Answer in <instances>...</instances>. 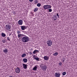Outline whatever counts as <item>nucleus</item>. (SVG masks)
Returning <instances> with one entry per match:
<instances>
[{
    "mask_svg": "<svg viewBox=\"0 0 77 77\" xmlns=\"http://www.w3.org/2000/svg\"><path fill=\"white\" fill-rule=\"evenodd\" d=\"M35 59L36 60H38V61H39V58L37 57L35 58Z\"/></svg>",
    "mask_w": 77,
    "mask_h": 77,
    "instance_id": "nucleus-24",
    "label": "nucleus"
},
{
    "mask_svg": "<svg viewBox=\"0 0 77 77\" xmlns=\"http://www.w3.org/2000/svg\"><path fill=\"white\" fill-rule=\"evenodd\" d=\"M58 54V53L57 52H55V53L53 54L54 56H57Z\"/></svg>",
    "mask_w": 77,
    "mask_h": 77,
    "instance_id": "nucleus-20",
    "label": "nucleus"
},
{
    "mask_svg": "<svg viewBox=\"0 0 77 77\" xmlns=\"http://www.w3.org/2000/svg\"><path fill=\"white\" fill-rule=\"evenodd\" d=\"M39 51H38V50H35L33 52V54H36V53H38V52Z\"/></svg>",
    "mask_w": 77,
    "mask_h": 77,
    "instance_id": "nucleus-14",
    "label": "nucleus"
},
{
    "mask_svg": "<svg viewBox=\"0 0 77 77\" xmlns=\"http://www.w3.org/2000/svg\"><path fill=\"white\" fill-rule=\"evenodd\" d=\"M23 60L25 63H26L27 62V59L26 58H24L23 59Z\"/></svg>",
    "mask_w": 77,
    "mask_h": 77,
    "instance_id": "nucleus-15",
    "label": "nucleus"
},
{
    "mask_svg": "<svg viewBox=\"0 0 77 77\" xmlns=\"http://www.w3.org/2000/svg\"><path fill=\"white\" fill-rule=\"evenodd\" d=\"M23 66L24 69H27V65L23 63Z\"/></svg>",
    "mask_w": 77,
    "mask_h": 77,
    "instance_id": "nucleus-13",
    "label": "nucleus"
},
{
    "mask_svg": "<svg viewBox=\"0 0 77 77\" xmlns=\"http://www.w3.org/2000/svg\"><path fill=\"white\" fill-rule=\"evenodd\" d=\"M48 11H49V12H51L52 11V10L51 9H48Z\"/></svg>",
    "mask_w": 77,
    "mask_h": 77,
    "instance_id": "nucleus-25",
    "label": "nucleus"
},
{
    "mask_svg": "<svg viewBox=\"0 0 77 77\" xmlns=\"http://www.w3.org/2000/svg\"><path fill=\"white\" fill-rule=\"evenodd\" d=\"M63 62H64V60L63 61Z\"/></svg>",
    "mask_w": 77,
    "mask_h": 77,
    "instance_id": "nucleus-36",
    "label": "nucleus"
},
{
    "mask_svg": "<svg viewBox=\"0 0 77 77\" xmlns=\"http://www.w3.org/2000/svg\"><path fill=\"white\" fill-rule=\"evenodd\" d=\"M43 7L45 10H46V9H48L51 8V5H44Z\"/></svg>",
    "mask_w": 77,
    "mask_h": 77,
    "instance_id": "nucleus-2",
    "label": "nucleus"
},
{
    "mask_svg": "<svg viewBox=\"0 0 77 77\" xmlns=\"http://www.w3.org/2000/svg\"><path fill=\"white\" fill-rule=\"evenodd\" d=\"M29 0L30 2H33V0Z\"/></svg>",
    "mask_w": 77,
    "mask_h": 77,
    "instance_id": "nucleus-30",
    "label": "nucleus"
},
{
    "mask_svg": "<svg viewBox=\"0 0 77 77\" xmlns=\"http://www.w3.org/2000/svg\"><path fill=\"white\" fill-rule=\"evenodd\" d=\"M18 24L19 25H22L23 24V21L22 20H20L18 22Z\"/></svg>",
    "mask_w": 77,
    "mask_h": 77,
    "instance_id": "nucleus-7",
    "label": "nucleus"
},
{
    "mask_svg": "<svg viewBox=\"0 0 77 77\" xmlns=\"http://www.w3.org/2000/svg\"><path fill=\"white\" fill-rule=\"evenodd\" d=\"M38 66L36 65L34 67L33 69V70H34L35 71H36L37 70V67Z\"/></svg>",
    "mask_w": 77,
    "mask_h": 77,
    "instance_id": "nucleus-12",
    "label": "nucleus"
},
{
    "mask_svg": "<svg viewBox=\"0 0 77 77\" xmlns=\"http://www.w3.org/2000/svg\"><path fill=\"white\" fill-rule=\"evenodd\" d=\"M5 29L6 30H10L11 29V26L9 24L5 25Z\"/></svg>",
    "mask_w": 77,
    "mask_h": 77,
    "instance_id": "nucleus-4",
    "label": "nucleus"
},
{
    "mask_svg": "<svg viewBox=\"0 0 77 77\" xmlns=\"http://www.w3.org/2000/svg\"><path fill=\"white\" fill-rule=\"evenodd\" d=\"M25 36V35L23 34H18V38L22 37V36Z\"/></svg>",
    "mask_w": 77,
    "mask_h": 77,
    "instance_id": "nucleus-11",
    "label": "nucleus"
},
{
    "mask_svg": "<svg viewBox=\"0 0 77 77\" xmlns=\"http://www.w3.org/2000/svg\"><path fill=\"white\" fill-rule=\"evenodd\" d=\"M8 41H10V39L9 38V37H8Z\"/></svg>",
    "mask_w": 77,
    "mask_h": 77,
    "instance_id": "nucleus-31",
    "label": "nucleus"
},
{
    "mask_svg": "<svg viewBox=\"0 0 77 77\" xmlns=\"http://www.w3.org/2000/svg\"><path fill=\"white\" fill-rule=\"evenodd\" d=\"M55 75L56 77H60V73H55Z\"/></svg>",
    "mask_w": 77,
    "mask_h": 77,
    "instance_id": "nucleus-10",
    "label": "nucleus"
},
{
    "mask_svg": "<svg viewBox=\"0 0 77 77\" xmlns=\"http://www.w3.org/2000/svg\"><path fill=\"white\" fill-rule=\"evenodd\" d=\"M33 59H35V58H36V56L33 55Z\"/></svg>",
    "mask_w": 77,
    "mask_h": 77,
    "instance_id": "nucleus-27",
    "label": "nucleus"
},
{
    "mask_svg": "<svg viewBox=\"0 0 77 77\" xmlns=\"http://www.w3.org/2000/svg\"><path fill=\"white\" fill-rule=\"evenodd\" d=\"M2 42L3 43H5V40H2Z\"/></svg>",
    "mask_w": 77,
    "mask_h": 77,
    "instance_id": "nucleus-29",
    "label": "nucleus"
},
{
    "mask_svg": "<svg viewBox=\"0 0 77 77\" xmlns=\"http://www.w3.org/2000/svg\"><path fill=\"white\" fill-rule=\"evenodd\" d=\"M54 20H56V19H54Z\"/></svg>",
    "mask_w": 77,
    "mask_h": 77,
    "instance_id": "nucleus-35",
    "label": "nucleus"
},
{
    "mask_svg": "<svg viewBox=\"0 0 77 77\" xmlns=\"http://www.w3.org/2000/svg\"><path fill=\"white\" fill-rule=\"evenodd\" d=\"M47 43L48 46H49V47L51 46L52 44V42L50 40H48L47 42Z\"/></svg>",
    "mask_w": 77,
    "mask_h": 77,
    "instance_id": "nucleus-3",
    "label": "nucleus"
},
{
    "mask_svg": "<svg viewBox=\"0 0 77 77\" xmlns=\"http://www.w3.org/2000/svg\"><path fill=\"white\" fill-rule=\"evenodd\" d=\"M29 53L30 54H32V53H31V52H29Z\"/></svg>",
    "mask_w": 77,
    "mask_h": 77,
    "instance_id": "nucleus-33",
    "label": "nucleus"
},
{
    "mask_svg": "<svg viewBox=\"0 0 77 77\" xmlns=\"http://www.w3.org/2000/svg\"><path fill=\"white\" fill-rule=\"evenodd\" d=\"M54 18H57V17H54Z\"/></svg>",
    "mask_w": 77,
    "mask_h": 77,
    "instance_id": "nucleus-34",
    "label": "nucleus"
},
{
    "mask_svg": "<svg viewBox=\"0 0 77 77\" xmlns=\"http://www.w3.org/2000/svg\"><path fill=\"white\" fill-rule=\"evenodd\" d=\"M21 29L22 30H24L25 29H27V26H21Z\"/></svg>",
    "mask_w": 77,
    "mask_h": 77,
    "instance_id": "nucleus-8",
    "label": "nucleus"
},
{
    "mask_svg": "<svg viewBox=\"0 0 77 77\" xmlns=\"http://www.w3.org/2000/svg\"><path fill=\"white\" fill-rule=\"evenodd\" d=\"M15 72L17 73V74H19L20 72V69L18 67L16 68L15 69Z\"/></svg>",
    "mask_w": 77,
    "mask_h": 77,
    "instance_id": "nucleus-5",
    "label": "nucleus"
},
{
    "mask_svg": "<svg viewBox=\"0 0 77 77\" xmlns=\"http://www.w3.org/2000/svg\"><path fill=\"white\" fill-rule=\"evenodd\" d=\"M41 5L40 3H38L37 5V6H38V7H40V6H41Z\"/></svg>",
    "mask_w": 77,
    "mask_h": 77,
    "instance_id": "nucleus-21",
    "label": "nucleus"
},
{
    "mask_svg": "<svg viewBox=\"0 0 77 77\" xmlns=\"http://www.w3.org/2000/svg\"><path fill=\"white\" fill-rule=\"evenodd\" d=\"M41 68L43 71H45L47 69V66L45 65L44 66H41Z\"/></svg>",
    "mask_w": 77,
    "mask_h": 77,
    "instance_id": "nucleus-6",
    "label": "nucleus"
},
{
    "mask_svg": "<svg viewBox=\"0 0 77 77\" xmlns=\"http://www.w3.org/2000/svg\"><path fill=\"white\" fill-rule=\"evenodd\" d=\"M17 34H19H19H20V33H21V32L19 30H17Z\"/></svg>",
    "mask_w": 77,
    "mask_h": 77,
    "instance_id": "nucleus-22",
    "label": "nucleus"
},
{
    "mask_svg": "<svg viewBox=\"0 0 77 77\" xmlns=\"http://www.w3.org/2000/svg\"><path fill=\"white\" fill-rule=\"evenodd\" d=\"M38 10V8H35L34 10V11L35 12H36V11H37Z\"/></svg>",
    "mask_w": 77,
    "mask_h": 77,
    "instance_id": "nucleus-19",
    "label": "nucleus"
},
{
    "mask_svg": "<svg viewBox=\"0 0 77 77\" xmlns=\"http://www.w3.org/2000/svg\"><path fill=\"white\" fill-rule=\"evenodd\" d=\"M22 39V42H27L29 40V38L27 36L25 35Z\"/></svg>",
    "mask_w": 77,
    "mask_h": 77,
    "instance_id": "nucleus-1",
    "label": "nucleus"
},
{
    "mask_svg": "<svg viewBox=\"0 0 77 77\" xmlns=\"http://www.w3.org/2000/svg\"><path fill=\"white\" fill-rule=\"evenodd\" d=\"M43 58L45 60H48V59H49V57L47 56H44Z\"/></svg>",
    "mask_w": 77,
    "mask_h": 77,
    "instance_id": "nucleus-9",
    "label": "nucleus"
},
{
    "mask_svg": "<svg viewBox=\"0 0 77 77\" xmlns=\"http://www.w3.org/2000/svg\"><path fill=\"white\" fill-rule=\"evenodd\" d=\"M2 35L3 37H5L6 36V34L3 33H2Z\"/></svg>",
    "mask_w": 77,
    "mask_h": 77,
    "instance_id": "nucleus-18",
    "label": "nucleus"
},
{
    "mask_svg": "<svg viewBox=\"0 0 77 77\" xmlns=\"http://www.w3.org/2000/svg\"><path fill=\"white\" fill-rule=\"evenodd\" d=\"M3 51L5 52V53H7L8 51V49L6 48H5L3 50Z\"/></svg>",
    "mask_w": 77,
    "mask_h": 77,
    "instance_id": "nucleus-16",
    "label": "nucleus"
},
{
    "mask_svg": "<svg viewBox=\"0 0 77 77\" xmlns=\"http://www.w3.org/2000/svg\"><path fill=\"white\" fill-rule=\"evenodd\" d=\"M56 15L57 16H58V17H59V14H56Z\"/></svg>",
    "mask_w": 77,
    "mask_h": 77,
    "instance_id": "nucleus-32",
    "label": "nucleus"
},
{
    "mask_svg": "<svg viewBox=\"0 0 77 77\" xmlns=\"http://www.w3.org/2000/svg\"><path fill=\"white\" fill-rule=\"evenodd\" d=\"M26 56V54H23L22 55V57H24L25 56Z\"/></svg>",
    "mask_w": 77,
    "mask_h": 77,
    "instance_id": "nucleus-17",
    "label": "nucleus"
},
{
    "mask_svg": "<svg viewBox=\"0 0 77 77\" xmlns=\"http://www.w3.org/2000/svg\"><path fill=\"white\" fill-rule=\"evenodd\" d=\"M35 3L36 4L38 3V1L36 0L35 1Z\"/></svg>",
    "mask_w": 77,
    "mask_h": 77,
    "instance_id": "nucleus-28",
    "label": "nucleus"
},
{
    "mask_svg": "<svg viewBox=\"0 0 77 77\" xmlns=\"http://www.w3.org/2000/svg\"><path fill=\"white\" fill-rule=\"evenodd\" d=\"M59 65H60V66H61V65H62V63L61 62H60L59 63Z\"/></svg>",
    "mask_w": 77,
    "mask_h": 77,
    "instance_id": "nucleus-26",
    "label": "nucleus"
},
{
    "mask_svg": "<svg viewBox=\"0 0 77 77\" xmlns=\"http://www.w3.org/2000/svg\"><path fill=\"white\" fill-rule=\"evenodd\" d=\"M66 72H63V75H66Z\"/></svg>",
    "mask_w": 77,
    "mask_h": 77,
    "instance_id": "nucleus-23",
    "label": "nucleus"
}]
</instances>
